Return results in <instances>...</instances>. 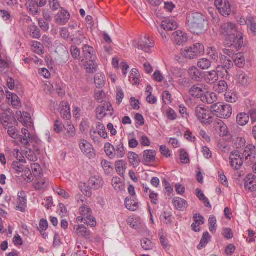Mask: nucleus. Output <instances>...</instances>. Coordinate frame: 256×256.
Instances as JSON below:
<instances>
[{
	"label": "nucleus",
	"mask_w": 256,
	"mask_h": 256,
	"mask_svg": "<svg viewBox=\"0 0 256 256\" xmlns=\"http://www.w3.org/2000/svg\"><path fill=\"white\" fill-rule=\"evenodd\" d=\"M32 50L33 52L39 55L44 54V48L43 45L38 42L34 41L32 44Z\"/></svg>",
	"instance_id": "nucleus-48"
},
{
	"label": "nucleus",
	"mask_w": 256,
	"mask_h": 256,
	"mask_svg": "<svg viewBox=\"0 0 256 256\" xmlns=\"http://www.w3.org/2000/svg\"><path fill=\"white\" fill-rule=\"evenodd\" d=\"M246 24L250 30L254 35L256 34V18L252 16H248L246 18Z\"/></svg>",
	"instance_id": "nucleus-40"
},
{
	"label": "nucleus",
	"mask_w": 256,
	"mask_h": 256,
	"mask_svg": "<svg viewBox=\"0 0 256 256\" xmlns=\"http://www.w3.org/2000/svg\"><path fill=\"white\" fill-rule=\"evenodd\" d=\"M6 99L9 102H10L12 105L16 109H18L21 107V102L18 96L10 92H6Z\"/></svg>",
	"instance_id": "nucleus-28"
},
{
	"label": "nucleus",
	"mask_w": 256,
	"mask_h": 256,
	"mask_svg": "<svg viewBox=\"0 0 256 256\" xmlns=\"http://www.w3.org/2000/svg\"><path fill=\"white\" fill-rule=\"evenodd\" d=\"M33 185L37 190H45L49 185V180L46 178L37 180L36 181L34 182Z\"/></svg>",
	"instance_id": "nucleus-36"
},
{
	"label": "nucleus",
	"mask_w": 256,
	"mask_h": 256,
	"mask_svg": "<svg viewBox=\"0 0 256 256\" xmlns=\"http://www.w3.org/2000/svg\"><path fill=\"white\" fill-rule=\"evenodd\" d=\"M236 122L240 126L246 125L250 120L249 114L245 112H241L238 114L236 116Z\"/></svg>",
	"instance_id": "nucleus-41"
},
{
	"label": "nucleus",
	"mask_w": 256,
	"mask_h": 256,
	"mask_svg": "<svg viewBox=\"0 0 256 256\" xmlns=\"http://www.w3.org/2000/svg\"><path fill=\"white\" fill-rule=\"evenodd\" d=\"M186 22L189 30L194 34H201L207 28L208 24L205 16L199 12L190 11L187 12Z\"/></svg>",
	"instance_id": "nucleus-1"
},
{
	"label": "nucleus",
	"mask_w": 256,
	"mask_h": 256,
	"mask_svg": "<svg viewBox=\"0 0 256 256\" xmlns=\"http://www.w3.org/2000/svg\"><path fill=\"white\" fill-rule=\"evenodd\" d=\"M220 31L222 34L226 38L236 34L238 30L234 24L229 22L224 24L221 26Z\"/></svg>",
	"instance_id": "nucleus-15"
},
{
	"label": "nucleus",
	"mask_w": 256,
	"mask_h": 256,
	"mask_svg": "<svg viewBox=\"0 0 256 256\" xmlns=\"http://www.w3.org/2000/svg\"><path fill=\"white\" fill-rule=\"evenodd\" d=\"M243 158L248 164L254 162L256 158V148L252 144L246 146L242 154Z\"/></svg>",
	"instance_id": "nucleus-11"
},
{
	"label": "nucleus",
	"mask_w": 256,
	"mask_h": 256,
	"mask_svg": "<svg viewBox=\"0 0 256 256\" xmlns=\"http://www.w3.org/2000/svg\"><path fill=\"white\" fill-rule=\"evenodd\" d=\"M14 154V156L16 158L18 161H14L12 162V168L18 174L24 172L26 168H28L22 164V162L26 163L24 158L22 156V154L19 150H15Z\"/></svg>",
	"instance_id": "nucleus-8"
},
{
	"label": "nucleus",
	"mask_w": 256,
	"mask_h": 256,
	"mask_svg": "<svg viewBox=\"0 0 256 256\" xmlns=\"http://www.w3.org/2000/svg\"><path fill=\"white\" fill-rule=\"evenodd\" d=\"M79 212L82 216H78L76 218V222H78L86 224L92 227H94L96 226V219L91 216L92 210L88 206L84 205L80 207Z\"/></svg>",
	"instance_id": "nucleus-4"
},
{
	"label": "nucleus",
	"mask_w": 256,
	"mask_h": 256,
	"mask_svg": "<svg viewBox=\"0 0 256 256\" xmlns=\"http://www.w3.org/2000/svg\"><path fill=\"white\" fill-rule=\"evenodd\" d=\"M112 184L114 188L116 190H122L124 188L121 179L118 177H114L112 180Z\"/></svg>",
	"instance_id": "nucleus-50"
},
{
	"label": "nucleus",
	"mask_w": 256,
	"mask_h": 256,
	"mask_svg": "<svg viewBox=\"0 0 256 256\" xmlns=\"http://www.w3.org/2000/svg\"><path fill=\"white\" fill-rule=\"evenodd\" d=\"M210 238V235L208 232L204 234L202 238L197 246L198 250H201L204 248L208 242V240Z\"/></svg>",
	"instance_id": "nucleus-58"
},
{
	"label": "nucleus",
	"mask_w": 256,
	"mask_h": 256,
	"mask_svg": "<svg viewBox=\"0 0 256 256\" xmlns=\"http://www.w3.org/2000/svg\"><path fill=\"white\" fill-rule=\"evenodd\" d=\"M230 165L235 170L240 168L243 164V159L241 157L240 152L238 150L232 152L229 157Z\"/></svg>",
	"instance_id": "nucleus-10"
},
{
	"label": "nucleus",
	"mask_w": 256,
	"mask_h": 256,
	"mask_svg": "<svg viewBox=\"0 0 256 256\" xmlns=\"http://www.w3.org/2000/svg\"><path fill=\"white\" fill-rule=\"evenodd\" d=\"M214 5L222 16H228L230 14L231 7L228 0H216Z\"/></svg>",
	"instance_id": "nucleus-13"
},
{
	"label": "nucleus",
	"mask_w": 256,
	"mask_h": 256,
	"mask_svg": "<svg viewBox=\"0 0 256 256\" xmlns=\"http://www.w3.org/2000/svg\"><path fill=\"white\" fill-rule=\"evenodd\" d=\"M205 80L208 84H214L218 80V76L217 72L213 70L206 72Z\"/></svg>",
	"instance_id": "nucleus-35"
},
{
	"label": "nucleus",
	"mask_w": 256,
	"mask_h": 256,
	"mask_svg": "<svg viewBox=\"0 0 256 256\" xmlns=\"http://www.w3.org/2000/svg\"><path fill=\"white\" fill-rule=\"evenodd\" d=\"M27 206L26 194L24 191H20L18 194L17 209L21 212H24Z\"/></svg>",
	"instance_id": "nucleus-19"
},
{
	"label": "nucleus",
	"mask_w": 256,
	"mask_h": 256,
	"mask_svg": "<svg viewBox=\"0 0 256 256\" xmlns=\"http://www.w3.org/2000/svg\"><path fill=\"white\" fill-rule=\"evenodd\" d=\"M116 170L120 176L124 177L127 168V163L124 160H119L115 163Z\"/></svg>",
	"instance_id": "nucleus-31"
},
{
	"label": "nucleus",
	"mask_w": 256,
	"mask_h": 256,
	"mask_svg": "<svg viewBox=\"0 0 256 256\" xmlns=\"http://www.w3.org/2000/svg\"><path fill=\"white\" fill-rule=\"evenodd\" d=\"M22 136H20L21 143L25 146L27 147L30 146V142L32 141V138L30 132L26 128H22Z\"/></svg>",
	"instance_id": "nucleus-30"
},
{
	"label": "nucleus",
	"mask_w": 256,
	"mask_h": 256,
	"mask_svg": "<svg viewBox=\"0 0 256 256\" xmlns=\"http://www.w3.org/2000/svg\"><path fill=\"white\" fill-rule=\"evenodd\" d=\"M11 118V116L6 112H3L0 114V122L4 126H7Z\"/></svg>",
	"instance_id": "nucleus-57"
},
{
	"label": "nucleus",
	"mask_w": 256,
	"mask_h": 256,
	"mask_svg": "<svg viewBox=\"0 0 256 256\" xmlns=\"http://www.w3.org/2000/svg\"><path fill=\"white\" fill-rule=\"evenodd\" d=\"M28 30L30 36L34 38L38 39L41 36L40 30L36 25L30 26L28 28Z\"/></svg>",
	"instance_id": "nucleus-47"
},
{
	"label": "nucleus",
	"mask_w": 256,
	"mask_h": 256,
	"mask_svg": "<svg viewBox=\"0 0 256 256\" xmlns=\"http://www.w3.org/2000/svg\"><path fill=\"white\" fill-rule=\"evenodd\" d=\"M212 112L202 106H197L195 109V114L198 119L201 123L205 124H210L214 121Z\"/></svg>",
	"instance_id": "nucleus-5"
},
{
	"label": "nucleus",
	"mask_w": 256,
	"mask_h": 256,
	"mask_svg": "<svg viewBox=\"0 0 256 256\" xmlns=\"http://www.w3.org/2000/svg\"><path fill=\"white\" fill-rule=\"evenodd\" d=\"M245 188L250 192L256 191V176L252 174H248L246 178Z\"/></svg>",
	"instance_id": "nucleus-24"
},
{
	"label": "nucleus",
	"mask_w": 256,
	"mask_h": 256,
	"mask_svg": "<svg viewBox=\"0 0 256 256\" xmlns=\"http://www.w3.org/2000/svg\"><path fill=\"white\" fill-rule=\"evenodd\" d=\"M82 53L86 60H96L97 58L94 48L88 44H84L82 47Z\"/></svg>",
	"instance_id": "nucleus-25"
},
{
	"label": "nucleus",
	"mask_w": 256,
	"mask_h": 256,
	"mask_svg": "<svg viewBox=\"0 0 256 256\" xmlns=\"http://www.w3.org/2000/svg\"><path fill=\"white\" fill-rule=\"evenodd\" d=\"M156 152L154 150H146L144 152L143 158L145 162H154L156 158Z\"/></svg>",
	"instance_id": "nucleus-44"
},
{
	"label": "nucleus",
	"mask_w": 256,
	"mask_h": 256,
	"mask_svg": "<svg viewBox=\"0 0 256 256\" xmlns=\"http://www.w3.org/2000/svg\"><path fill=\"white\" fill-rule=\"evenodd\" d=\"M8 134L14 139H18L19 138L20 135L18 132L15 126H11L8 128Z\"/></svg>",
	"instance_id": "nucleus-59"
},
{
	"label": "nucleus",
	"mask_w": 256,
	"mask_h": 256,
	"mask_svg": "<svg viewBox=\"0 0 256 256\" xmlns=\"http://www.w3.org/2000/svg\"><path fill=\"white\" fill-rule=\"evenodd\" d=\"M79 146L82 153L89 158H92L95 156L92 146L86 140H81L79 143Z\"/></svg>",
	"instance_id": "nucleus-14"
},
{
	"label": "nucleus",
	"mask_w": 256,
	"mask_h": 256,
	"mask_svg": "<svg viewBox=\"0 0 256 256\" xmlns=\"http://www.w3.org/2000/svg\"><path fill=\"white\" fill-rule=\"evenodd\" d=\"M180 86L184 88H188L190 86L192 82L189 78L181 77L178 80Z\"/></svg>",
	"instance_id": "nucleus-63"
},
{
	"label": "nucleus",
	"mask_w": 256,
	"mask_h": 256,
	"mask_svg": "<svg viewBox=\"0 0 256 256\" xmlns=\"http://www.w3.org/2000/svg\"><path fill=\"white\" fill-rule=\"evenodd\" d=\"M214 128L218 133L220 136H227L228 134V128L226 124L221 120L216 118L213 121Z\"/></svg>",
	"instance_id": "nucleus-16"
},
{
	"label": "nucleus",
	"mask_w": 256,
	"mask_h": 256,
	"mask_svg": "<svg viewBox=\"0 0 256 256\" xmlns=\"http://www.w3.org/2000/svg\"><path fill=\"white\" fill-rule=\"evenodd\" d=\"M125 205L128 210L132 212L136 210L138 207V203L136 200L128 199V198L125 200Z\"/></svg>",
	"instance_id": "nucleus-46"
},
{
	"label": "nucleus",
	"mask_w": 256,
	"mask_h": 256,
	"mask_svg": "<svg viewBox=\"0 0 256 256\" xmlns=\"http://www.w3.org/2000/svg\"><path fill=\"white\" fill-rule=\"evenodd\" d=\"M171 215L170 213L164 212L160 216V220L164 224H168L172 222L170 220Z\"/></svg>",
	"instance_id": "nucleus-64"
},
{
	"label": "nucleus",
	"mask_w": 256,
	"mask_h": 256,
	"mask_svg": "<svg viewBox=\"0 0 256 256\" xmlns=\"http://www.w3.org/2000/svg\"><path fill=\"white\" fill-rule=\"evenodd\" d=\"M193 218L194 222L192 224V228L194 232H198L200 231V229L198 228V226L204 224V218L200 214H194Z\"/></svg>",
	"instance_id": "nucleus-34"
},
{
	"label": "nucleus",
	"mask_w": 256,
	"mask_h": 256,
	"mask_svg": "<svg viewBox=\"0 0 256 256\" xmlns=\"http://www.w3.org/2000/svg\"><path fill=\"white\" fill-rule=\"evenodd\" d=\"M114 146L116 150V158H124L126 154V151L122 142L121 140L117 142Z\"/></svg>",
	"instance_id": "nucleus-39"
},
{
	"label": "nucleus",
	"mask_w": 256,
	"mask_h": 256,
	"mask_svg": "<svg viewBox=\"0 0 256 256\" xmlns=\"http://www.w3.org/2000/svg\"><path fill=\"white\" fill-rule=\"evenodd\" d=\"M104 151L110 158L114 159L116 158L115 146L110 143L107 142L105 144Z\"/></svg>",
	"instance_id": "nucleus-42"
},
{
	"label": "nucleus",
	"mask_w": 256,
	"mask_h": 256,
	"mask_svg": "<svg viewBox=\"0 0 256 256\" xmlns=\"http://www.w3.org/2000/svg\"><path fill=\"white\" fill-rule=\"evenodd\" d=\"M211 112L221 118H228L232 114V107L230 104L220 102L211 106Z\"/></svg>",
	"instance_id": "nucleus-2"
},
{
	"label": "nucleus",
	"mask_w": 256,
	"mask_h": 256,
	"mask_svg": "<svg viewBox=\"0 0 256 256\" xmlns=\"http://www.w3.org/2000/svg\"><path fill=\"white\" fill-rule=\"evenodd\" d=\"M208 86L203 84H198L192 86L189 90L190 94L194 98H200L204 96L206 91L208 90Z\"/></svg>",
	"instance_id": "nucleus-12"
},
{
	"label": "nucleus",
	"mask_w": 256,
	"mask_h": 256,
	"mask_svg": "<svg viewBox=\"0 0 256 256\" xmlns=\"http://www.w3.org/2000/svg\"><path fill=\"white\" fill-rule=\"evenodd\" d=\"M208 54L212 60L217 62L218 60V54L214 48H209L208 50Z\"/></svg>",
	"instance_id": "nucleus-61"
},
{
	"label": "nucleus",
	"mask_w": 256,
	"mask_h": 256,
	"mask_svg": "<svg viewBox=\"0 0 256 256\" xmlns=\"http://www.w3.org/2000/svg\"><path fill=\"white\" fill-rule=\"evenodd\" d=\"M84 38L85 37L83 31L78 30L74 35V38H72V40L74 41L75 44H79L82 42Z\"/></svg>",
	"instance_id": "nucleus-53"
},
{
	"label": "nucleus",
	"mask_w": 256,
	"mask_h": 256,
	"mask_svg": "<svg viewBox=\"0 0 256 256\" xmlns=\"http://www.w3.org/2000/svg\"><path fill=\"white\" fill-rule=\"evenodd\" d=\"M204 47L202 44L196 43L192 46L186 48L181 50L182 56L186 58L192 60L203 54Z\"/></svg>",
	"instance_id": "nucleus-3"
},
{
	"label": "nucleus",
	"mask_w": 256,
	"mask_h": 256,
	"mask_svg": "<svg viewBox=\"0 0 256 256\" xmlns=\"http://www.w3.org/2000/svg\"><path fill=\"white\" fill-rule=\"evenodd\" d=\"M105 76L102 73H98L95 75L94 82L97 88H100L104 85Z\"/></svg>",
	"instance_id": "nucleus-51"
},
{
	"label": "nucleus",
	"mask_w": 256,
	"mask_h": 256,
	"mask_svg": "<svg viewBox=\"0 0 256 256\" xmlns=\"http://www.w3.org/2000/svg\"><path fill=\"white\" fill-rule=\"evenodd\" d=\"M243 42V34L238 31L236 32V34L226 38L224 44L225 46L230 48L234 47L236 49H239L242 46Z\"/></svg>",
	"instance_id": "nucleus-7"
},
{
	"label": "nucleus",
	"mask_w": 256,
	"mask_h": 256,
	"mask_svg": "<svg viewBox=\"0 0 256 256\" xmlns=\"http://www.w3.org/2000/svg\"><path fill=\"white\" fill-rule=\"evenodd\" d=\"M103 180L98 176H92L88 181V186L90 188L98 190L103 185Z\"/></svg>",
	"instance_id": "nucleus-21"
},
{
	"label": "nucleus",
	"mask_w": 256,
	"mask_h": 256,
	"mask_svg": "<svg viewBox=\"0 0 256 256\" xmlns=\"http://www.w3.org/2000/svg\"><path fill=\"white\" fill-rule=\"evenodd\" d=\"M74 232L76 234L86 238H89L90 235V231L82 224L75 226Z\"/></svg>",
	"instance_id": "nucleus-29"
},
{
	"label": "nucleus",
	"mask_w": 256,
	"mask_h": 256,
	"mask_svg": "<svg viewBox=\"0 0 256 256\" xmlns=\"http://www.w3.org/2000/svg\"><path fill=\"white\" fill-rule=\"evenodd\" d=\"M211 66V62L208 58H202L198 62V66L202 70H207Z\"/></svg>",
	"instance_id": "nucleus-55"
},
{
	"label": "nucleus",
	"mask_w": 256,
	"mask_h": 256,
	"mask_svg": "<svg viewBox=\"0 0 256 256\" xmlns=\"http://www.w3.org/2000/svg\"><path fill=\"white\" fill-rule=\"evenodd\" d=\"M228 86L224 80H220L217 84L214 86V90L218 93H223L228 90Z\"/></svg>",
	"instance_id": "nucleus-45"
},
{
	"label": "nucleus",
	"mask_w": 256,
	"mask_h": 256,
	"mask_svg": "<svg viewBox=\"0 0 256 256\" xmlns=\"http://www.w3.org/2000/svg\"><path fill=\"white\" fill-rule=\"evenodd\" d=\"M128 224L132 228H137L140 224V218H129L128 219Z\"/></svg>",
	"instance_id": "nucleus-62"
},
{
	"label": "nucleus",
	"mask_w": 256,
	"mask_h": 256,
	"mask_svg": "<svg viewBox=\"0 0 256 256\" xmlns=\"http://www.w3.org/2000/svg\"><path fill=\"white\" fill-rule=\"evenodd\" d=\"M236 80L240 86L244 87H248L252 82V78L242 71L237 73Z\"/></svg>",
	"instance_id": "nucleus-18"
},
{
	"label": "nucleus",
	"mask_w": 256,
	"mask_h": 256,
	"mask_svg": "<svg viewBox=\"0 0 256 256\" xmlns=\"http://www.w3.org/2000/svg\"><path fill=\"white\" fill-rule=\"evenodd\" d=\"M64 137L66 140L74 138L76 134V130L74 126L68 124L64 127Z\"/></svg>",
	"instance_id": "nucleus-37"
},
{
	"label": "nucleus",
	"mask_w": 256,
	"mask_h": 256,
	"mask_svg": "<svg viewBox=\"0 0 256 256\" xmlns=\"http://www.w3.org/2000/svg\"><path fill=\"white\" fill-rule=\"evenodd\" d=\"M218 100L216 94L214 92H208V90L206 91L204 96H202L201 100L204 102L212 104L216 102Z\"/></svg>",
	"instance_id": "nucleus-33"
},
{
	"label": "nucleus",
	"mask_w": 256,
	"mask_h": 256,
	"mask_svg": "<svg viewBox=\"0 0 256 256\" xmlns=\"http://www.w3.org/2000/svg\"><path fill=\"white\" fill-rule=\"evenodd\" d=\"M70 18L69 12L64 8H62L56 16V22L61 25L65 24L68 21Z\"/></svg>",
	"instance_id": "nucleus-22"
},
{
	"label": "nucleus",
	"mask_w": 256,
	"mask_h": 256,
	"mask_svg": "<svg viewBox=\"0 0 256 256\" xmlns=\"http://www.w3.org/2000/svg\"><path fill=\"white\" fill-rule=\"evenodd\" d=\"M96 118L102 120L106 116H112L113 114V108L110 104L105 102L98 106L96 109Z\"/></svg>",
	"instance_id": "nucleus-9"
},
{
	"label": "nucleus",
	"mask_w": 256,
	"mask_h": 256,
	"mask_svg": "<svg viewBox=\"0 0 256 256\" xmlns=\"http://www.w3.org/2000/svg\"><path fill=\"white\" fill-rule=\"evenodd\" d=\"M110 162L106 160L102 161L101 164L106 174H108L112 172L113 170Z\"/></svg>",
	"instance_id": "nucleus-60"
},
{
	"label": "nucleus",
	"mask_w": 256,
	"mask_h": 256,
	"mask_svg": "<svg viewBox=\"0 0 256 256\" xmlns=\"http://www.w3.org/2000/svg\"><path fill=\"white\" fill-rule=\"evenodd\" d=\"M189 78L196 82H200L202 79V72L197 67L192 66L188 70Z\"/></svg>",
	"instance_id": "nucleus-20"
},
{
	"label": "nucleus",
	"mask_w": 256,
	"mask_h": 256,
	"mask_svg": "<svg viewBox=\"0 0 256 256\" xmlns=\"http://www.w3.org/2000/svg\"><path fill=\"white\" fill-rule=\"evenodd\" d=\"M154 41L152 38L146 35L142 36L140 40L134 44L138 49L145 52L150 53L152 48L154 46Z\"/></svg>",
	"instance_id": "nucleus-6"
},
{
	"label": "nucleus",
	"mask_w": 256,
	"mask_h": 256,
	"mask_svg": "<svg viewBox=\"0 0 256 256\" xmlns=\"http://www.w3.org/2000/svg\"><path fill=\"white\" fill-rule=\"evenodd\" d=\"M196 196L200 200L203 202L205 206L208 208H211L210 204L207 198H206L202 192V190L199 188L196 190Z\"/></svg>",
	"instance_id": "nucleus-52"
},
{
	"label": "nucleus",
	"mask_w": 256,
	"mask_h": 256,
	"mask_svg": "<svg viewBox=\"0 0 256 256\" xmlns=\"http://www.w3.org/2000/svg\"><path fill=\"white\" fill-rule=\"evenodd\" d=\"M174 42L178 45H182L187 42L188 38L187 34L181 30L174 32L172 36Z\"/></svg>",
	"instance_id": "nucleus-17"
},
{
	"label": "nucleus",
	"mask_w": 256,
	"mask_h": 256,
	"mask_svg": "<svg viewBox=\"0 0 256 256\" xmlns=\"http://www.w3.org/2000/svg\"><path fill=\"white\" fill-rule=\"evenodd\" d=\"M141 245L142 248L146 250H151L154 247L152 242L146 238H144L142 240Z\"/></svg>",
	"instance_id": "nucleus-56"
},
{
	"label": "nucleus",
	"mask_w": 256,
	"mask_h": 256,
	"mask_svg": "<svg viewBox=\"0 0 256 256\" xmlns=\"http://www.w3.org/2000/svg\"><path fill=\"white\" fill-rule=\"evenodd\" d=\"M220 60L222 67L225 70L226 73H228V70H230L234 66L232 62L224 55L220 56Z\"/></svg>",
	"instance_id": "nucleus-38"
},
{
	"label": "nucleus",
	"mask_w": 256,
	"mask_h": 256,
	"mask_svg": "<svg viewBox=\"0 0 256 256\" xmlns=\"http://www.w3.org/2000/svg\"><path fill=\"white\" fill-rule=\"evenodd\" d=\"M86 62L84 68L89 73H94L96 72L98 64L96 62V60H88Z\"/></svg>",
	"instance_id": "nucleus-43"
},
{
	"label": "nucleus",
	"mask_w": 256,
	"mask_h": 256,
	"mask_svg": "<svg viewBox=\"0 0 256 256\" xmlns=\"http://www.w3.org/2000/svg\"><path fill=\"white\" fill-rule=\"evenodd\" d=\"M60 110L61 116L66 120L71 118L70 108L67 102H62L60 105Z\"/></svg>",
	"instance_id": "nucleus-23"
},
{
	"label": "nucleus",
	"mask_w": 256,
	"mask_h": 256,
	"mask_svg": "<svg viewBox=\"0 0 256 256\" xmlns=\"http://www.w3.org/2000/svg\"><path fill=\"white\" fill-rule=\"evenodd\" d=\"M172 203L176 210L180 211L184 210L188 206L187 202L179 197L174 198L172 199Z\"/></svg>",
	"instance_id": "nucleus-26"
},
{
	"label": "nucleus",
	"mask_w": 256,
	"mask_h": 256,
	"mask_svg": "<svg viewBox=\"0 0 256 256\" xmlns=\"http://www.w3.org/2000/svg\"><path fill=\"white\" fill-rule=\"evenodd\" d=\"M26 6L28 12L34 16L38 15L40 13V10L37 6L34 0H27Z\"/></svg>",
	"instance_id": "nucleus-32"
},
{
	"label": "nucleus",
	"mask_w": 256,
	"mask_h": 256,
	"mask_svg": "<svg viewBox=\"0 0 256 256\" xmlns=\"http://www.w3.org/2000/svg\"><path fill=\"white\" fill-rule=\"evenodd\" d=\"M161 26L164 31L169 32L175 30L178 24L174 20L168 18L162 22Z\"/></svg>",
	"instance_id": "nucleus-27"
},
{
	"label": "nucleus",
	"mask_w": 256,
	"mask_h": 256,
	"mask_svg": "<svg viewBox=\"0 0 256 256\" xmlns=\"http://www.w3.org/2000/svg\"><path fill=\"white\" fill-rule=\"evenodd\" d=\"M31 168L36 178H40L42 176V170L40 165L36 163H33L31 164Z\"/></svg>",
	"instance_id": "nucleus-54"
},
{
	"label": "nucleus",
	"mask_w": 256,
	"mask_h": 256,
	"mask_svg": "<svg viewBox=\"0 0 256 256\" xmlns=\"http://www.w3.org/2000/svg\"><path fill=\"white\" fill-rule=\"evenodd\" d=\"M232 60L236 65L238 68H242L244 66L245 60L244 56L242 54H236L233 56Z\"/></svg>",
	"instance_id": "nucleus-49"
}]
</instances>
